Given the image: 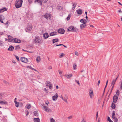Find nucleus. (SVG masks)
Wrapping results in <instances>:
<instances>
[{"label": "nucleus", "mask_w": 122, "mask_h": 122, "mask_svg": "<svg viewBox=\"0 0 122 122\" xmlns=\"http://www.w3.org/2000/svg\"><path fill=\"white\" fill-rule=\"evenodd\" d=\"M107 120L109 121V122H113V121L110 119L109 117H108L107 118Z\"/></svg>", "instance_id": "obj_37"}, {"label": "nucleus", "mask_w": 122, "mask_h": 122, "mask_svg": "<svg viewBox=\"0 0 122 122\" xmlns=\"http://www.w3.org/2000/svg\"><path fill=\"white\" fill-rule=\"evenodd\" d=\"M77 3H76L75 2L74 3H73V6H74L72 8V9L74 10L75 8L76 5H77Z\"/></svg>", "instance_id": "obj_23"}, {"label": "nucleus", "mask_w": 122, "mask_h": 122, "mask_svg": "<svg viewBox=\"0 0 122 122\" xmlns=\"http://www.w3.org/2000/svg\"><path fill=\"white\" fill-rule=\"evenodd\" d=\"M21 41L20 39H18L15 38L14 41V42L20 43L21 42Z\"/></svg>", "instance_id": "obj_11"}, {"label": "nucleus", "mask_w": 122, "mask_h": 122, "mask_svg": "<svg viewBox=\"0 0 122 122\" xmlns=\"http://www.w3.org/2000/svg\"><path fill=\"white\" fill-rule=\"evenodd\" d=\"M64 55L65 54L64 53H61L60 54L59 57L60 58H61L62 57L64 56Z\"/></svg>", "instance_id": "obj_31"}, {"label": "nucleus", "mask_w": 122, "mask_h": 122, "mask_svg": "<svg viewBox=\"0 0 122 122\" xmlns=\"http://www.w3.org/2000/svg\"><path fill=\"white\" fill-rule=\"evenodd\" d=\"M57 32H53L50 34V36H53L56 35Z\"/></svg>", "instance_id": "obj_18"}, {"label": "nucleus", "mask_w": 122, "mask_h": 122, "mask_svg": "<svg viewBox=\"0 0 122 122\" xmlns=\"http://www.w3.org/2000/svg\"><path fill=\"white\" fill-rule=\"evenodd\" d=\"M89 94H93V92L92 90V89H90L89 90Z\"/></svg>", "instance_id": "obj_32"}, {"label": "nucleus", "mask_w": 122, "mask_h": 122, "mask_svg": "<svg viewBox=\"0 0 122 122\" xmlns=\"http://www.w3.org/2000/svg\"><path fill=\"white\" fill-rule=\"evenodd\" d=\"M31 107V105L30 104H27L26 106V107L28 109H29Z\"/></svg>", "instance_id": "obj_26"}, {"label": "nucleus", "mask_w": 122, "mask_h": 122, "mask_svg": "<svg viewBox=\"0 0 122 122\" xmlns=\"http://www.w3.org/2000/svg\"><path fill=\"white\" fill-rule=\"evenodd\" d=\"M57 8L58 9L60 10H61L62 9V7L61 6H58Z\"/></svg>", "instance_id": "obj_35"}, {"label": "nucleus", "mask_w": 122, "mask_h": 122, "mask_svg": "<svg viewBox=\"0 0 122 122\" xmlns=\"http://www.w3.org/2000/svg\"><path fill=\"white\" fill-rule=\"evenodd\" d=\"M115 112L114 111H113L112 112V117H113L114 116H115Z\"/></svg>", "instance_id": "obj_43"}, {"label": "nucleus", "mask_w": 122, "mask_h": 122, "mask_svg": "<svg viewBox=\"0 0 122 122\" xmlns=\"http://www.w3.org/2000/svg\"><path fill=\"white\" fill-rule=\"evenodd\" d=\"M36 60L38 62H39L41 60L40 56H38L36 59Z\"/></svg>", "instance_id": "obj_25"}, {"label": "nucleus", "mask_w": 122, "mask_h": 122, "mask_svg": "<svg viewBox=\"0 0 122 122\" xmlns=\"http://www.w3.org/2000/svg\"><path fill=\"white\" fill-rule=\"evenodd\" d=\"M19 103L18 102L15 104V106L16 107H19Z\"/></svg>", "instance_id": "obj_51"}, {"label": "nucleus", "mask_w": 122, "mask_h": 122, "mask_svg": "<svg viewBox=\"0 0 122 122\" xmlns=\"http://www.w3.org/2000/svg\"><path fill=\"white\" fill-rule=\"evenodd\" d=\"M41 41V38L39 36L35 37L34 41L36 43H40Z\"/></svg>", "instance_id": "obj_3"}, {"label": "nucleus", "mask_w": 122, "mask_h": 122, "mask_svg": "<svg viewBox=\"0 0 122 122\" xmlns=\"http://www.w3.org/2000/svg\"><path fill=\"white\" fill-rule=\"evenodd\" d=\"M4 94L3 93H0V98L1 99L2 98V96L4 95Z\"/></svg>", "instance_id": "obj_44"}, {"label": "nucleus", "mask_w": 122, "mask_h": 122, "mask_svg": "<svg viewBox=\"0 0 122 122\" xmlns=\"http://www.w3.org/2000/svg\"><path fill=\"white\" fill-rule=\"evenodd\" d=\"M14 49V48L12 46H10L9 48L8 49V50L9 51H12Z\"/></svg>", "instance_id": "obj_17"}, {"label": "nucleus", "mask_w": 122, "mask_h": 122, "mask_svg": "<svg viewBox=\"0 0 122 122\" xmlns=\"http://www.w3.org/2000/svg\"><path fill=\"white\" fill-rule=\"evenodd\" d=\"M8 41L10 42H11L13 41L14 38L12 37L10 35H8Z\"/></svg>", "instance_id": "obj_8"}, {"label": "nucleus", "mask_w": 122, "mask_h": 122, "mask_svg": "<svg viewBox=\"0 0 122 122\" xmlns=\"http://www.w3.org/2000/svg\"><path fill=\"white\" fill-rule=\"evenodd\" d=\"M116 94H117V96H118L119 95V91L118 90H117V92H116Z\"/></svg>", "instance_id": "obj_34"}, {"label": "nucleus", "mask_w": 122, "mask_h": 122, "mask_svg": "<svg viewBox=\"0 0 122 122\" xmlns=\"http://www.w3.org/2000/svg\"><path fill=\"white\" fill-rule=\"evenodd\" d=\"M81 122H86L85 120H84V119H83L82 121Z\"/></svg>", "instance_id": "obj_64"}, {"label": "nucleus", "mask_w": 122, "mask_h": 122, "mask_svg": "<svg viewBox=\"0 0 122 122\" xmlns=\"http://www.w3.org/2000/svg\"><path fill=\"white\" fill-rule=\"evenodd\" d=\"M15 50H16L17 49L19 48L20 47L19 45L16 46H15Z\"/></svg>", "instance_id": "obj_38"}, {"label": "nucleus", "mask_w": 122, "mask_h": 122, "mask_svg": "<svg viewBox=\"0 0 122 122\" xmlns=\"http://www.w3.org/2000/svg\"><path fill=\"white\" fill-rule=\"evenodd\" d=\"M48 0H42V2L44 3H46Z\"/></svg>", "instance_id": "obj_47"}, {"label": "nucleus", "mask_w": 122, "mask_h": 122, "mask_svg": "<svg viewBox=\"0 0 122 122\" xmlns=\"http://www.w3.org/2000/svg\"><path fill=\"white\" fill-rule=\"evenodd\" d=\"M52 85H51L50 86H49V88L50 89H52Z\"/></svg>", "instance_id": "obj_55"}, {"label": "nucleus", "mask_w": 122, "mask_h": 122, "mask_svg": "<svg viewBox=\"0 0 122 122\" xmlns=\"http://www.w3.org/2000/svg\"><path fill=\"white\" fill-rule=\"evenodd\" d=\"M74 31H73V32H76L78 30V29H77L76 28H75L74 27Z\"/></svg>", "instance_id": "obj_50"}, {"label": "nucleus", "mask_w": 122, "mask_h": 122, "mask_svg": "<svg viewBox=\"0 0 122 122\" xmlns=\"http://www.w3.org/2000/svg\"><path fill=\"white\" fill-rule=\"evenodd\" d=\"M4 44V42L2 41H0V46H2Z\"/></svg>", "instance_id": "obj_41"}, {"label": "nucleus", "mask_w": 122, "mask_h": 122, "mask_svg": "<svg viewBox=\"0 0 122 122\" xmlns=\"http://www.w3.org/2000/svg\"><path fill=\"white\" fill-rule=\"evenodd\" d=\"M21 61L25 63H27L28 62V60L26 58L24 57H21L20 58Z\"/></svg>", "instance_id": "obj_6"}, {"label": "nucleus", "mask_w": 122, "mask_h": 122, "mask_svg": "<svg viewBox=\"0 0 122 122\" xmlns=\"http://www.w3.org/2000/svg\"><path fill=\"white\" fill-rule=\"evenodd\" d=\"M77 13L78 14H82V11L81 9H79L76 10Z\"/></svg>", "instance_id": "obj_15"}, {"label": "nucleus", "mask_w": 122, "mask_h": 122, "mask_svg": "<svg viewBox=\"0 0 122 122\" xmlns=\"http://www.w3.org/2000/svg\"><path fill=\"white\" fill-rule=\"evenodd\" d=\"M3 82L6 84L7 85H8L9 84V83L6 81H3Z\"/></svg>", "instance_id": "obj_36"}, {"label": "nucleus", "mask_w": 122, "mask_h": 122, "mask_svg": "<svg viewBox=\"0 0 122 122\" xmlns=\"http://www.w3.org/2000/svg\"><path fill=\"white\" fill-rule=\"evenodd\" d=\"M44 108L45 109V110L47 112H50L51 111V110L49 108H47L45 106H44Z\"/></svg>", "instance_id": "obj_13"}, {"label": "nucleus", "mask_w": 122, "mask_h": 122, "mask_svg": "<svg viewBox=\"0 0 122 122\" xmlns=\"http://www.w3.org/2000/svg\"><path fill=\"white\" fill-rule=\"evenodd\" d=\"M0 104H2L7 105V102L6 101H2L0 102Z\"/></svg>", "instance_id": "obj_24"}, {"label": "nucleus", "mask_w": 122, "mask_h": 122, "mask_svg": "<svg viewBox=\"0 0 122 122\" xmlns=\"http://www.w3.org/2000/svg\"><path fill=\"white\" fill-rule=\"evenodd\" d=\"M107 84H106V86H105V88H104V89L103 93H104V92H105V88L107 86Z\"/></svg>", "instance_id": "obj_57"}, {"label": "nucleus", "mask_w": 122, "mask_h": 122, "mask_svg": "<svg viewBox=\"0 0 122 122\" xmlns=\"http://www.w3.org/2000/svg\"><path fill=\"white\" fill-rule=\"evenodd\" d=\"M34 121L35 122H40V119L39 118H34Z\"/></svg>", "instance_id": "obj_22"}, {"label": "nucleus", "mask_w": 122, "mask_h": 122, "mask_svg": "<svg viewBox=\"0 0 122 122\" xmlns=\"http://www.w3.org/2000/svg\"><path fill=\"white\" fill-rule=\"evenodd\" d=\"M75 81L79 85H80V84L79 83V81H77L76 80H75Z\"/></svg>", "instance_id": "obj_48"}, {"label": "nucleus", "mask_w": 122, "mask_h": 122, "mask_svg": "<svg viewBox=\"0 0 122 122\" xmlns=\"http://www.w3.org/2000/svg\"><path fill=\"white\" fill-rule=\"evenodd\" d=\"M34 115L37 116H38V114L37 112L36 111H34Z\"/></svg>", "instance_id": "obj_30"}, {"label": "nucleus", "mask_w": 122, "mask_h": 122, "mask_svg": "<svg viewBox=\"0 0 122 122\" xmlns=\"http://www.w3.org/2000/svg\"><path fill=\"white\" fill-rule=\"evenodd\" d=\"M65 32V30L63 28H60L58 30V32L61 34H64Z\"/></svg>", "instance_id": "obj_7"}, {"label": "nucleus", "mask_w": 122, "mask_h": 122, "mask_svg": "<svg viewBox=\"0 0 122 122\" xmlns=\"http://www.w3.org/2000/svg\"><path fill=\"white\" fill-rule=\"evenodd\" d=\"M7 10V9L5 7H4L3 8L0 9V13L2 12L5 11Z\"/></svg>", "instance_id": "obj_19"}, {"label": "nucleus", "mask_w": 122, "mask_h": 122, "mask_svg": "<svg viewBox=\"0 0 122 122\" xmlns=\"http://www.w3.org/2000/svg\"><path fill=\"white\" fill-rule=\"evenodd\" d=\"M55 120L53 118H51L50 119V122H55Z\"/></svg>", "instance_id": "obj_40"}, {"label": "nucleus", "mask_w": 122, "mask_h": 122, "mask_svg": "<svg viewBox=\"0 0 122 122\" xmlns=\"http://www.w3.org/2000/svg\"><path fill=\"white\" fill-rule=\"evenodd\" d=\"M70 17H69V15L66 18V19L67 20H68L70 19Z\"/></svg>", "instance_id": "obj_59"}, {"label": "nucleus", "mask_w": 122, "mask_h": 122, "mask_svg": "<svg viewBox=\"0 0 122 122\" xmlns=\"http://www.w3.org/2000/svg\"><path fill=\"white\" fill-rule=\"evenodd\" d=\"M76 64H74L73 66V68L74 70H75L76 68Z\"/></svg>", "instance_id": "obj_42"}, {"label": "nucleus", "mask_w": 122, "mask_h": 122, "mask_svg": "<svg viewBox=\"0 0 122 122\" xmlns=\"http://www.w3.org/2000/svg\"><path fill=\"white\" fill-rule=\"evenodd\" d=\"M98 112H97V114H96V120H97V117H98Z\"/></svg>", "instance_id": "obj_49"}, {"label": "nucleus", "mask_w": 122, "mask_h": 122, "mask_svg": "<svg viewBox=\"0 0 122 122\" xmlns=\"http://www.w3.org/2000/svg\"><path fill=\"white\" fill-rule=\"evenodd\" d=\"M113 119H114V121L115 122H117L118 121L117 118H116L115 116L112 117Z\"/></svg>", "instance_id": "obj_28"}, {"label": "nucleus", "mask_w": 122, "mask_h": 122, "mask_svg": "<svg viewBox=\"0 0 122 122\" xmlns=\"http://www.w3.org/2000/svg\"><path fill=\"white\" fill-rule=\"evenodd\" d=\"M93 94H89V96H90V97L91 98H92V96L93 95Z\"/></svg>", "instance_id": "obj_53"}, {"label": "nucleus", "mask_w": 122, "mask_h": 122, "mask_svg": "<svg viewBox=\"0 0 122 122\" xmlns=\"http://www.w3.org/2000/svg\"><path fill=\"white\" fill-rule=\"evenodd\" d=\"M58 41L59 40L58 39V38L54 39H53L52 40L53 43H54L56 42H58Z\"/></svg>", "instance_id": "obj_20"}, {"label": "nucleus", "mask_w": 122, "mask_h": 122, "mask_svg": "<svg viewBox=\"0 0 122 122\" xmlns=\"http://www.w3.org/2000/svg\"><path fill=\"white\" fill-rule=\"evenodd\" d=\"M49 36L47 33L46 32L43 34V37L45 39L48 38Z\"/></svg>", "instance_id": "obj_12"}, {"label": "nucleus", "mask_w": 122, "mask_h": 122, "mask_svg": "<svg viewBox=\"0 0 122 122\" xmlns=\"http://www.w3.org/2000/svg\"><path fill=\"white\" fill-rule=\"evenodd\" d=\"M115 104L114 103H112V108L114 109L115 108Z\"/></svg>", "instance_id": "obj_33"}, {"label": "nucleus", "mask_w": 122, "mask_h": 122, "mask_svg": "<svg viewBox=\"0 0 122 122\" xmlns=\"http://www.w3.org/2000/svg\"><path fill=\"white\" fill-rule=\"evenodd\" d=\"M72 76L71 74H70V75H66L65 76H66L67 78H68L70 77H71Z\"/></svg>", "instance_id": "obj_27"}, {"label": "nucleus", "mask_w": 122, "mask_h": 122, "mask_svg": "<svg viewBox=\"0 0 122 122\" xmlns=\"http://www.w3.org/2000/svg\"><path fill=\"white\" fill-rule=\"evenodd\" d=\"M85 21H86V20L84 19H81L80 20V21L81 22L83 23V24L86 25V22H85Z\"/></svg>", "instance_id": "obj_16"}, {"label": "nucleus", "mask_w": 122, "mask_h": 122, "mask_svg": "<svg viewBox=\"0 0 122 122\" xmlns=\"http://www.w3.org/2000/svg\"><path fill=\"white\" fill-rule=\"evenodd\" d=\"M59 74L60 75H61V74H62V72L61 71H59Z\"/></svg>", "instance_id": "obj_63"}, {"label": "nucleus", "mask_w": 122, "mask_h": 122, "mask_svg": "<svg viewBox=\"0 0 122 122\" xmlns=\"http://www.w3.org/2000/svg\"><path fill=\"white\" fill-rule=\"evenodd\" d=\"M28 0V2H29V3L30 4H31L32 3V0Z\"/></svg>", "instance_id": "obj_52"}, {"label": "nucleus", "mask_w": 122, "mask_h": 122, "mask_svg": "<svg viewBox=\"0 0 122 122\" xmlns=\"http://www.w3.org/2000/svg\"><path fill=\"white\" fill-rule=\"evenodd\" d=\"M41 1H42L41 0H36L35 1V2H36L38 3H40Z\"/></svg>", "instance_id": "obj_46"}, {"label": "nucleus", "mask_w": 122, "mask_h": 122, "mask_svg": "<svg viewBox=\"0 0 122 122\" xmlns=\"http://www.w3.org/2000/svg\"><path fill=\"white\" fill-rule=\"evenodd\" d=\"M120 89H122V81L121 82V85Z\"/></svg>", "instance_id": "obj_58"}, {"label": "nucleus", "mask_w": 122, "mask_h": 122, "mask_svg": "<svg viewBox=\"0 0 122 122\" xmlns=\"http://www.w3.org/2000/svg\"><path fill=\"white\" fill-rule=\"evenodd\" d=\"M69 31H74V27L73 26H71L69 27L67 29Z\"/></svg>", "instance_id": "obj_5"}, {"label": "nucleus", "mask_w": 122, "mask_h": 122, "mask_svg": "<svg viewBox=\"0 0 122 122\" xmlns=\"http://www.w3.org/2000/svg\"><path fill=\"white\" fill-rule=\"evenodd\" d=\"M32 27V25L31 24L28 23L27 25L26 29L27 30L30 31L31 30Z\"/></svg>", "instance_id": "obj_4"}, {"label": "nucleus", "mask_w": 122, "mask_h": 122, "mask_svg": "<svg viewBox=\"0 0 122 122\" xmlns=\"http://www.w3.org/2000/svg\"><path fill=\"white\" fill-rule=\"evenodd\" d=\"M116 81V80L114 79H113L112 81V83L111 85H113V86H114V85L115 83V82Z\"/></svg>", "instance_id": "obj_29"}, {"label": "nucleus", "mask_w": 122, "mask_h": 122, "mask_svg": "<svg viewBox=\"0 0 122 122\" xmlns=\"http://www.w3.org/2000/svg\"><path fill=\"white\" fill-rule=\"evenodd\" d=\"M75 55L76 56H78V52L77 51H75Z\"/></svg>", "instance_id": "obj_56"}, {"label": "nucleus", "mask_w": 122, "mask_h": 122, "mask_svg": "<svg viewBox=\"0 0 122 122\" xmlns=\"http://www.w3.org/2000/svg\"><path fill=\"white\" fill-rule=\"evenodd\" d=\"M51 14L46 13L43 16L46 18L48 20H50L51 18Z\"/></svg>", "instance_id": "obj_2"}, {"label": "nucleus", "mask_w": 122, "mask_h": 122, "mask_svg": "<svg viewBox=\"0 0 122 122\" xmlns=\"http://www.w3.org/2000/svg\"><path fill=\"white\" fill-rule=\"evenodd\" d=\"M100 80H98V83H97V84L98 86L99 85L100 82Z\"/></svg>", "instance_id": "obj_61"}, {"label": "nucleus", "mask_w": 122, "mask_h": 122, "mask_svg": "<svg viewBox=\"0 0 122 122\" xmlns=\"http://www.w3.org/2000/svg\"><path fill=\"white\" fill-rule=\"evenodd\" d=\"M51 83V82H50L49 81H46V86H48V85L49 84V83Z\"/></svg>", "instance_id": "obj_45"}, {"label": "nucleus", "mask_w": 122, "mask_h": 122, "mask_svg": "<svg viewBox=\"0 0 122 122\" xmlns=\"http://www.w3.org/2000/svg\"><path fill=\"white\" fill-rule=\"evenodd\" d=\"M32 67H31L30 66H27V68H30V69H31V68H32Z\"/></svg>", "instance_id": "obj_60"}, {"label": "nucleus", "mask_w": 122, "mask_h": 122, "mask_svg": "<svg viewBox=\"0 0 122 122\" xmlns=\"http://www.w3.org/2000/svg\"><path fill=\"white\" fill-rule=\"evenodd\" d=\"M4 18V17L3 15H0V20L3 19Z\"/></svg>", "instance_id": "obj_39"}, {"label": "nucleus", "mask_w": 122, "mask_h": 122, "mask_svg": "<svg viewBox=\"0 0 122 122\" xmlns=\"http://www.w3.org/2000/svg\"><path fill=\"white\" fill-rule=\"evenodd\" d=\"M26 116H27L28 114H29V112L28 111H27L26 112Z\"/></svg>", "instance_id": "obj_62"}, {"label": "nucleus", "mask_w": 122, "mask_h": 122, "mask_svg": "<svg viewBox=\"0 0 122 122\" xmlns=\"http://www.w3.org/2000/svg\"><path fill=\"white\" fill-rule=\"evenodd\" d=\"M118 99V97L116 95H115L113 97V102L115 103L117 102Z\"/></svg>", "instance_id": "obj_10"}, {"label": "nucleus", "mask_w": 122, "mask_h": 122, "mask_svg": "<svg viewBox=\"0 0 122 122\" xmlns=\"http://www.w3.org/2000/svg\"><path fill=\"white\" fill-rule=\"evenodd\" d=\"M58 97V96L57 93H56L54 96H53L52 97V99L54 101L56 100L57 99V98Z\"/></svg>", "instance_id": "obj_9"}, {"label": "nucleus", "mask_w": 122, "mask_h": 122, "mask_svg": "<svg viewBox=\"0 0 122 122\" xmlns=\"http://www.w3.org/2000/svg\"><path fill=\"white\" fill-rule=\"evenodd\" d=\"M15 57L17 61H19V57L18 56H16Z\"/></svg>", "instance_id": "obj_54"}, {"label": "nucleus", "mask_w": 122, "mask_h": 122, "mask_svg": "<svg viewBox=\"0 0 122 122\" xmlns=\"http://www.w3.org/2000/svg\"><path fill=\"white\" fill-rule=\"evenodd\" d=\"M86 26V25H84L83 24H81L80 25V27L81 29H82L83 28L85 27V26Z\"/></svg>", "instance_id": "obj_21"}, {"label": "nucleus", "mask_w": 122, "mask_h": 122, "mask_svg": "<svg viewBox=\"0 0 122 122\" xmlns=\"http://www.w3.org/2000/svg\"><path fill=\"white\" fill-rule=\"evenodd\" d=\"M68 97L66 95H65V97L64 98H63V100L66 103H67V99H68Z\"/></svg>", "instance_id": "obj_14"}, {"label": "nucleus", "mask_w": 122, "mask_h": 122, "mask_svg": "<svg viewBox=\"0 0 122 122\" xmlns=\"http://www.w3.org/2000/svg\"><path fill=\"white\" fill-rule=\"evenodd\" d=\"M23 2L22 0H16L15 5L16 8H18L20 7L22 5Z\"/></svg>", "instance_id": "obj_1"}]
</instances>
